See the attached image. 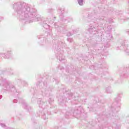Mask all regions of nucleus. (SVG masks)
Listing matches in <instances>:
<instances>
[{"label":"nucleus","mask_w":129,"mask_h":129,"mask_svg":"<svg viewBox=\"0 0 129 129\" xmlns=\"http://www.w3.org/2000/svg\"><path fill=\"white\" fill-rule=\"evenodd\" d=\"M79 4L80 6H82V5H83V3L82 2V1H81V2L80 1H79Z\"/></svg>","instance_id":"nucleus-1"}]
</instances>
